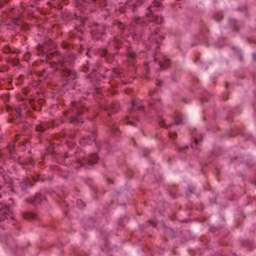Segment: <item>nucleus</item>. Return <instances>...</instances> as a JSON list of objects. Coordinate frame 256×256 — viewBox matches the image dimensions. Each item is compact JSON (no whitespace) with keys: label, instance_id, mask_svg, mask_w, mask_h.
I'll return each mask as SVG.
<instances>
[{"label":"nucleus","instance_id":"a878e982","mask_svg":"<svg viewBox=\"0 0 256 256\" xmlns=\"http://www.w3.org/2000/svg\"><path fill=\"white\" fill-rule=\"evenodd\" d=\"M159 125H160V127H167V124H165V121H160L159 122Z\"/></svg>","mask_w":256,"mask_h":256},{"label":"nucleus","instance_id":"423d86ee","mask_svg":"<svg viewBox=\"0 0 256 256\" xmlns=\"http://www.w3.org/2000/svg\"><path fill=\"white\" fill-rule=\"evenodd\" d=\"M146 17H148L149 21H152L153 23H163V17L157 16V15H149V13H146Z\"/></svg>","mask_w":256,"mask_h":256},{"label":"nucleus","instance_id":"1a4fd4ad","mask_svg":"<svg viewBox=\"0 0 256 256\" xmlns=\"http://www.w3.org/2000/svg\"><path fill=\"white\" fill-rule=\"evenodd\" d=\"M22 217L26 219V221H35V219H37V215L33 212H24Z\"/></svg>","mask_w":256,"mask_h":256},{"label":"nucleus","instance_id":"5701e85b","mask_svg":"<svg viewBox=\"0 0 256 256\" xmlns=\"http://www.w3.org/2000/svg\"><path fill=\"white\" fill-rule=\"evenodd\" d=\"M153 7L154 6H150V8H148V12H146V13H148V15H150V17H151V15H153V10H151V9H153Z\"/></svg>","mask_w":256,"mask_h":256},{"label":"nucleus","instance_id":"6e6552de","mask_svg":"<svg viewBox=\"0 0 256 256\" xmlns=\"http://www.w3.org/2000/svg\"><path fill=\"white\" fill-rule=\"evenodd\" d=\"M28 203H35V205L41 203L43 201V195L36 194L34 197L27 199Z\"/></svg>","mask_w":256,"mask_h":256},{"label":"nucleus","instance_id":"473e14b6","mask_svg":"<svg viewBox=\"0 0 256 256\" xmlns=\"http://www.w3.org/2000/svg\"><path fill=\"white\" fill-rule=\"evenodd\" d=\"M131 108L135 109V102H131Z\"/></svg>","mask_w":256,"mask_h":256},{"label":"nucleus","instance_id":"58836bf2","mask_svg":"<svg viewBox=\"0 0 256 256\" xmlns=\"http://www.w3.org/2000/svg\"><path fill=\"white\" fill-rule=\"evenodd\" d=\"M139 109H140V111H143V106H140Z\"/></svg>","mask_w":256,"mask_h":256},{"label":"nucleus","instance_id":"ddd939ff","mask_svg":"<svg viewBox=\"0 0 256 256\" xmlns=\"http://www.w3.org/2000/svg\"><path fill=\"white\" fill-rule=\"evenodd\" d=\"M30 185L31 183L29 182V179H26L20 184V187L23 191H25V189H27V187H29Z\"/></svg>","mask_w":256,"mask_h":256},{"label":"nucleus","instance_id":"c9c22d12","mask_svg":"<svg viewBox=\"0 0 256 256\" xmlns=\"http://www.w3.org/2000/svg\"><path fill=\"white\" fill-rule=\"evenodd\" d=\"M135 7H137L136 4L133 5L132 11H135Z\"/></svg>","mask_w":256,"mask_h":256},{"label":"nucleus","instance_id":"72a5a7b5","mask_svg":"<svg viewBox=\"0 0 256 256\" xmlns=\"http://www.w3.org/2000/svg\"><path fill=\"white\" fill-rule=\"evenodd\" d=\"M118 128H112V133H116Z\"/></svg>","mask_w":256,"mask_h":256},{"label":"nucleus","instance_id":"7ed1b4c3","mask_svg":"<svg viewBox=\"0 0 256 256\" xmlns=\"http://www.w3.org/2000/svg\"><path fill=\"white\" fill-rule=\"evenodd\" d=\"M98 159L99 157L97 156V154H91L88 158L84 159L83 161L78 160V163L79 165H85V163H87V165H95Z\"/></svg>","mask_w":256,"mask_h":256},{"label":"nucleus","instance_id":"4c0bfd02","mask_svg":"<svg viewBox=\"0 0 256 256\" xmlns=\"http://www.w3.org/2000/svg\"><path fill=\"white\" fill-rule=\"evenodd\" d=\"M145 69H146V71H149V67L147 65L145 66Z\"/></svg>","mask_w":256,"mask_h":256},{"label":"nucleus","instance_id":"393cba45","mask_svg":"<svg viewBox=\"0 0 256 256\" xmlns=\"http://www.w3.org/2000/svg\"><path fill=\"white\" fill-rule=\"evenodd\" d=\"M117 26L119 29H125V25H123V23H121V22H118Z\"/></svg>","mask_w":256,"mask_h":256},{"label":"nucleus","instance_id":"f03ea898","mask_svg":"<svg viewBox=\"0 0 256 256\" xmlns=\"http://www.w3.org/2000/svg\"><path fill=\"white\" fill-rule=\"evenodd\" d=\"M71 105V111L76 115H82V113H85V111H87V109L85 108V104H83L82 102L72 101Z\"/></svg>","mask_w":256,"mask_h":256},{"label":"nucleus","instance_id":"0eeeda50","mask_svg":"<svg viewBox=\"0 0 256 256\" xmlns=\"http://www.w3.org/2000/svg\"><path fill=\"white\" fill-rule=\"evenodd\" d=\"M158 65L160 69H167V67L171 65V61L163 57L161 60L158 61Z\"/></svg>","mask_w":256,"mask_h":256},{"label":"nucleus","instance_id":"a18cd8bd","mask_svg":"<svg viewBox=\"0 0 256 256\" xmlns=\"http://www.w3.org/2000/svg\"><path fill=\"white\" fill-rule=\"evenodd\" d=\"M174 124H171L170 127H173Z\"/></svg>","mask_w":256,"mask_h":256},{"label":"nucleus","instance_id":"6ab92c4d","mask_svg":"<svg viewBox=\"0 0 256 256\" xmlns=\"http://www.w3.org/2000/svg\"><path fill=\"white\" fill-rule=\"evenodd\" d=\"M169 136L171 137V139H175L177 137V132L169 131Z\"/></svg>","mask_w":256,"mask_h":256},{"label":"nucleus","instance_id":"9d476101","mask_svg":"<svg viewBox=\"0 0 256 256\" xmlns=\"http://www.w3.org/2000/svg\"><path fill=\"white\" fill-rule=\"evenodd\" d=\"M175 125H185V117H183V114L177 113L175 118Z\"/></svg>","mask_w":256,"mask_h":256},{"label":"nucleus","instance_id":"7c9ffc66","mask_svg":"<svg viewBox=\"0 0 256 256\" xmlns=\"http://www.w3.org/2000/svg\"><path fill=\"white\" fill-rule=\"evenodd\" d=\"M5 53H11V48L7 47V48L5 49Z\"/></svg>","mask_w":256,"mask_h":256},{"label":"nucleus","instance_id":"f3484780","mask_svg":"<svg viewBox=\"0 0 256 256\" xmlns=\"http://www.w3.org/2000/svg\"><path fill=\"white\" fill-rule=\"evenodd\" d=\"M139 23H141V17L135 18L133 25H139Z\"/></svg>","mask_w":256,"mask_h":256},{"label":"nucleus","instance_id":"49530a36","mask_svg":"<svg viewBox=\"0 0 256 256\" xmlns=\"http://www.w3.org/2000/svg\"><path fill=\"white\" fill-rule=\"evenodd\" d=\"M0 189H1V186H0ZM0 199H1V193H0Z\"/></svg>","mask_w":256,"mask_h":256},{"label":"nucleus","instance_id":"cd10ccee","mask_svg":"<svg viewBox=\"0 0 256 256\" xmlns=\"http://www.w3.org/2000/svg\"><path fill=\"white\" fill-rule=\"evenodd\" d=\"M5 5V0H0V9Z\"/></svg>","mask_w":256,"mask_h":256},{"label":"nucleus","instance_id":"f8f14e48","mask_svg":"<svg viewBox=\"0 0 256 256\" xmlns=\"http://www.w3.org/2000/svg\"><path fill=\"white\" fill-rule=\"evenodd\" d=\"M135 121H138L137 116L130 115V116L127 117L128 125H132V127H135Z\"/></svg>","mask_w":256,"mask_h":256},{"label":"nucleus","instance_id":"a19ab883","mask_svg":"<svg viewBox=\"0 0 256 256\" xmlns=\"http://www.w3.org/2000/svg\"><path fill=\"white\" fill-rule=\"evenodd\" d=\"M70 137L73 139L75 137V135H70Z\"/></svg>","mask_w":256,"mask_h":256},{"label":"nucleus","instance_id":"a211bd4d","mask_svg":"<svg viewBox=\"0 0 256 256\" xmlns=\"http://www.w3.org/2000/svg\"><path fill=\"white\" fill-rule=\"evenodd\" d=\"M100 55H101V57H107V50L106 49H102L100 51Z\"/></svg>","mask_w":256,"mask_h":256},{"label":"nucleus","instance_id":"c85d7f7f","mask_svg":"<svg viewBox=\"0 0 256 256\" xmlns=\"http://www.w3.org/2000/svg\"><path fill=\"white\" fill-rule=\"evenodd\" d=\"M112 111H117V105H111Z\"/></svg>","mask_w":256,"mask_h":256},{"label":"nucleus","instance_id":"39448f33","mask_svg":"<svg viewBox=\"0 0 256 256\" xmlns=\"http://www.w3.org/2000/svg\"><path fill=\"white\" fill-rule=\"evenodd\" d=\"M53 127V125L49 122H41L40 124L36 125V131L39 133H45L47 129Z\"/></svg>","mask_w":256,"mask_h":256},{"label":"nucleus","instance_id":"dca6fc26","mask_svg":"<svg viewBox=\"0 0 256 256\" xmlns=\"http://www.w3.org/2000/svg\"><path fill=\"white\" fill-rule=\"evenodd\" d=\"M161 2L159 0H154L153 7H161Z\"/></svg>","mask_w":256,"mask_h":256},{"label":"nucleus","instance_id":"37998d69","mask_svg":"<svg viewBox=\"0 0 256 256\" xmlns=\"http://www.w3.org/2000/svg\"><path fill=\"white\" fill-rule=\"evenodd\" d=\"M101 35H105V32H101Z\"/></svg>","mask_w":256,"mask_h":256},{"label":"nucleus","instance_id":"e433bc0d","mask_svg":"<svg viewBox=\"0 0 256 256\" xmlns=\"http://www.w3.org/2000/svg\"><path fill=\"white\" fill-rule=\"evenodd\" d=\"M185 149H188V147L186 146L185 148H181L180 151H185Z\"/></svg>","mask_w":256,"mask_h":256},{"label":"nucleus","instance_id":"79ce46f5","mask_svg":"<svg viewBox=\"0 0 256 256\" xmlns=\"http://www.w3.org/2000/svg\"><path fill=\"white\" fill-rule=\"evenodd\" d=\"M253 57H254V59L256 60V55H255V54H253Z\"/></svg>","mask_w":256,"mask_h":256},{"label":"nucleus","instance_id":"b1692460","mask_svg":"<svg viewBox=\"0 0 256 256\" xmlns=\"http://www.w3.org/2000/svg\"><path fill=\"white\" fill-rule=\"evenodd\" d=\"M79 121H81V119H79V118L73 117V118L71 119V122H72V123H79Z\"/></svg>","mask_w":256,"mask_h":256},{"label":"nucleus","instance_id":"4468645a","mask_svg":"<svg viewBox=\"0 0 256 256\" xmlns=\"http://www.w3.org/2000/svg\"><path fill=\"white\" fill-rule=\"evenodd\" d=\"M97 139V133L95 132V130H92L90 132V136L88 137V140L91 142V141H96Z\"/></svg>","mask_w":256,"mask_h":256},{"label":"nucleus","instance_id":"f257e3e1","mask_svg":"<svg viewBox=\"0 0 256 256\" xmlns=\"http://www.w3.org/2000/svg\"><path fill=\"white\" fill-rule=\"evenodd\" d=\"M6 219H13V210L6 204H0V222Z\"/></svg>","mask_w":256,"mask_h":256},{"label":"nucleus","instance_id":"20e7f679","mask_svg":"<svg viewBox=\"0 0 256 256\" xmlns=\"http://www.w3.org/2000/svg\"><path fill=\"white\" fill-rule=\"evenodd\" d=\"M63 76L65 77L66 81H74V79H77V72L73 70L66 69L63 72Z\"/></svg>","mask_w":256,"mask_h":256},{"label":"nucleus","instance_id":"ea45409f","mask_svg":"<svg viewBox=\"0 0 256 256\" xmlns=\"http://www.w3.org/2000/svg\"><path fill=\"white\" fill-rule=\"evenodd\" d=\"M152 37H153V34H150L149 39H152Z\"/></svg>","mask_w":256,"mask_h":256},{"label":"nucleus","instance_id":"2f4dec72","mask_svg":"<svg viewBox=\"0 0 256 256\" xmlns=\"http://www.w3.org/2000/svg\"><path fill=\"white\" fill-rule=\"evenodd\" d=\"M194 143H195V145H199V140L197 138H195Z\"/></svg>","mask_w":256,"mask_h":256},{"label":"nucleus","instance_id":"bb28decb","mask_svg":"<svg viewBox=\"0 0 256 256\" xmlns=\"http://www.w3.org/2000/svg\"><path fill=\"white\" fill-rule=\"evenodd\" d=\"M113 73H114V75L119 76V69H114Z\"/></svg>","mask_w":256,"mask_h":256},{"label":"nucleus","instance_id":"4be33fe9","mask_svg":"<svg viewBox=\"0 0 256 256\" xmlns=\"http://www.w3.org/2000/svg\"><path fill=\"white\" fill-rule=\"evenodd\" d=\"M119 45H121V41L116 40V41L114 42V47H116V49H119Z\"/></svg>","mask_w":256,"mask_h":256},{"label":"nucleus","instance_id":"9b49d317","mask_svg":"<svg viewBox=\"0 0 256 256\" xmlns=\"http://www.w3.org/2000/svg\"><path fill=\"white\" fill-rule=\"evenodd\" d=\"M128 62L133 65L135 63V59H137V54L133 51H129L127 54Z\"/></svg>","mask_w":256,"mask_h":256},{"label":"nucleus","instance_id":"412c9836","mask_svg":"<svg viewBox=\"0 0 256 256\" xmlns=\"http://www.w3.org/2000/svg\"><path fill=\"white\" fill-rule=\"evenodd\" d=\"M15 113L17 117H21V108H15Z\"/></svg>","mask_w":256,"mask_h":256},{"label":"nucleus","instance_id":"c756f323","mask_svg":"<svg viewBox=\"0 0 256 256\" xmlns=\"http://www.w3.org/2000/svg\"><path fill=\"white\" fill-rule=\"evenodd\" d=\"M162 84H163L162 81H157V82H156V85H157L158 87H161Z\"/></svg>","mask_w":256,"mask_h":256},{"label":"nucleus","instance_id":"f704fd0d","mask_svg":"<svg viewBox=\"0 0 256 256\" xmlns=\"http://www.w3.org/2000/svg\"><path fill=\"white\" fill-rule=\"evenodd\" d=\"M149 223H151V225H153V227H155V222H153V221H149Z\"/></svg>","mask_w":256,"mask_h":256},{"label":"nucleus","instance_id":"c03bdc74","mask_svg":"<svg viewBox=\"0 0 256 256\" xmlns=\"http://www.w3.org/2000/svg\"><path fill=\"white\" fill-rule=\"evenodd\" d=\"M154 61H157V57H154Z\"/></svg>","mask_w":256,"mask_h":256},{"label":"nucleus","instance_id":"2eb2a0df","mask_svg":"<svg viewBox=\"0 0 256 256\" xmlns=\"http://www.w3.org/2000/svg\"><path fill=\"white\" fill-rule=\"evenodd\" d=\"M215 21H221V19H223V13L218 12L215 16H214Z\"/></svg>","mask_w":256,"mask_h":256},{"label":"nucleus","instance_id":"aec40b11","mask_svg":"<svg viewBox=\"0 0 256 256\" xmlns=\"http://www.w3.org/2000/svg\"><path fill=\"white\" fill-rule=\"evenodd\" d=\"M77 204L79 205L80 209H83V207H85V203L81 200H78Z\"/></svg>","mask_w":256,"mask_h":256}]
</instances>
